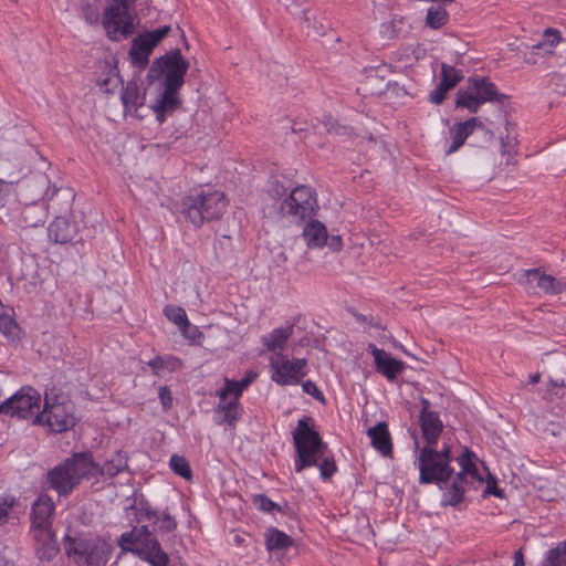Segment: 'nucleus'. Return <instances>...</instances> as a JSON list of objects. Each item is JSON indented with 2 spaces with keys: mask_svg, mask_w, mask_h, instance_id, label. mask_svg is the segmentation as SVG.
Returning <instances> with one entry per match:
<instances>
[{
  "mask_svg": "<svg viewBox=\"0 0 566 566\" xmlns=\"http://www.w3.org/2000/svg\"><path fill=\"white\" fill-rule=\"evenodd\" d=\"M295 449L294 469L297 473L311 467H318L323 481H329L337 472L334 455L314 428V420L304 417L292 432Z\"/></svg>",
  "mask_w": 566,
  "mask_h": 566,
  "instance_id": "obj_1",
  "label": "nucleus"
},
{
  "mask_svg": "<svg viewBox=\"0 0 566 566\" xmlns=\"http://www.w3.org/2000/svg\"><path fill=\"white\" fill-rule=\"evenodd\" d=\"M93 468L92 451L72 452L46 472L44 483L59 497H69L83 481L92 479Z\"/></svg>",
  "mask_w": 566,
  "mask_h": 566,
  "instance_id": "obj_2",
  "label": "nucleus"
},
{
  "mask_svg": "<svg viewBox=\"0 0 566 566\" xmlns=\"http://www.w3.org/2000/svg\"><path fill=\"white\" fill-rule=\"evenodd\" d=\"M318 208L317 195L310 186L301 185L282 200L269 207L266 216L283 226H300L312 219Z\"/></svg>",
  "mask_w": 566,
  "mask_h": 566,
  "instance_id": "obj_3",
  "label": "nucleus"
},
{
  "mask_svg": "<svg viewBox=\"0 0 566 566\" xmlns=\"http://www.w3.org/2000/svg\"><path fill=\"white\" fill-rule=\"evenodd\" d=\"M117 544L122 551L135 554L151 566H168L169 564L168 554L163 549L148 525L134 526L129 532L123 533Z\"/></svg>",
  "mask_w": 566,
  "mask_h": 566,
  "instance_id": "obj_4",
  "label": "nucleus"
},
{
  "mask_svg": "<svg viewBox=\"0 0 566 566\" xmlns=\"http://www.w3.org/2000/svg\"><path fill=\"white\" fill-rule=\"evenodd\" d=\"M419 451L417 464L419 469V483L442 485L454 475V469L450 465L452 460L451 449L444 444L441 450L434 447L424 446L419 448L418 440L415 441Z\"/></svg>",
  "mask_w": 566,
  "mask_h": 566,
  "instance_id": "obj_5",
  "label": "nucleus"
},
{
  "mask_svg": "<svg viewBox=\"0 0 566 566\" xmlns=\"http://www.w3.org/2000/svg\"><path fill=\"white\" fill-rule=\"evenodd\" d=\"M227 206L228 200L223 192L201 190L182 199L181 213L195 228H200L206 221L221 218Z\"/></svg>",
  "mask_w": 566,
  "mask_h": 566,
  "instance_id": "obj_6",
  "label": "nucleus"
},
{
  "mask_svg": "<svg viewBox=\"0 0 566 566\" xmlns=\"http://www.w3.org/2000/svg\"><path fill=\"white\" fill-rule=\"evenodd\" d=\"M63 539L65 554L76 566H105L112 554V546L96 536L65 534Z\"/></svg>",
  "mask_w": 566,
  "mask_h": 566,
  "instance_id": "obj_7",
  "label": "nucleus"
},
{
  "mask_svg": "<svg viewBox=\"0 0 566 566\" xmlns=\"http://www.w3.org/2000/svg\"><path fill=\"white\" fill-rule=\"evenodd\" d=\"M506 98L488 77L475 75L468 78L465 87L458 90L455 106L476 113L488 102L503 103Z\"/></svg>",
  "mask_w": 566,
  "mask_h": 566,
  "instance_id": "obj_8",
  "label": "nucleus"
},
{
  "mask_svg": "<svg viewBox=\"0 0 566 566\" xmlns=\"http://www.w3.org/2000/svg\"><path fill=\"white\" fill-rule=\"evenodd\" d=\"M74 409V403L63 395L56 396L52 400L45 396L44 408L33 419V423L48 426L51 431L56 433L65 432L76 424Z\"/></svg>",
  "mask_w": 566,
  "mask_h": 566,
  "instance_id": "obj_9",
  "label": "nucleus"
},
{
  "mask_svg": "<svg viewBox=\"0 0 566 566\" xmlns=\"http://www.w3.org/2000/svg\"><path fill=\"white\" fill-rule=\"evenodd\" d=\"M188 69L189 62L182 56L180 50L176 49L156 59L148 71L147 77L155 81L165 74L164 85L170 88H180L185 83L184 78Z\"/></svg>",
  "mask_w": 566,
  "mask_h": 566,
  "instance_id": "obj_10",
  "label": "nucleus"
},
{
  "mask_svg": "<svg viewBox=\"0 0 566 566\" xmlns=\"http://www.w3.org/2000/svg\"><path fill=\"white\" fill-rule=\"evenodd\" d=\"M41 395L32 387H22L14 395L0 403V413L20 419L40 415Z\"/></svg>",
  "mask_w": 566,
  "mask_h": 566,
  "instance_id": "obj_11",
  "label": "nucleus"
},
{
  "mask_svg": "<svg viewBox=\"0 0 566 566\" xmlns=\"http://www.w3.org/2000/svg\"><path fill=\"white\" fill-rule=\"evenodd\" d=\"M129 11L113 1L104 9L101 23L111 41L118 42L134 33V19Z\"/></svg>",
  "mask_w": 566,
  "mask_h": 566,
  "instance_id": "obj_12",
  "label": "nucleus"
},
{
  "mask_svg": "<svg viewBox=\"0 0 566 566\" xmlns=\"http://www.w3.org/2000/svg\"><path fill=\"white\" fill-rule=\"evenodd\" d=\"M271 379L280 386L297 385L307 375V360H291L287 355L277 352L270 359Z\"/></svg>",
  "mask_w": 566,
  "mask_h": 566,
  "instance_id": "obj_13",
  "label": "nucleus"
},
{
  "mask_svg": "<svg viewBox=\"0 0 566 566\" xmlns=\"http://www.w3.org/2000/svg\"><path fill=\"white\" fill-rule=\"evenodd\" d=\"M169 25H164L157 30L148 31L136 36L129 50L132 64L139 69H145L149 62V55L154 48L168 34Z\"/></svg>",
  "mask_w": 566,
  "mask_h": 566,
  "instance_id": "obj_14",
  "label": "nucleus"
},
{
  "mask_svg": "<svg viewBox=\"0 0 566 566\" xmlns=\"http://www.w3.org/2000/svg\"><path fill=\"white\" fill-rule=\"evenodd\" d=\"M479 129L489 135L490 139L493 138V133L490 132L485 125L476 117H471L465 122L454 123L449 129L451 145L446 150V155H451L459 150L468 137Z\"/></svg>",
  "mask_w": 566,
  "mask_h": 566,
  "instance_id": "obj_15",
  "label": "nucleus"
},
{
  "mask_svg": "<svg viewBox=\"0 0 566 566\" xmlns=\"http://www.w3.org/2000/svg\"><path fill=\"white\" fill-rule=\"evenodd\" d=\"M368 352L374 356L376 370L389 381H395L406 368L403 361L394 358L389 353L378 348L373 343L368 345Z\"/></svg>",
  "mask_w": 566,
  "mask_h": 566,
  "instance_id": "obj_16",
  "label": "nucleus"
},
{
  "mask_svg": "<svg viewBox=\"0 0 566 566\" xmlns=\"http://www.w3.org/2000/svg\"><path fill=\"white\" fill-rule=\"evenodd\" d=\"M55 511V504L51 496L46 493H41L32 504L31 507V522L33 531L52 528L51 518Z\"/></svg>",
  "mask_w": 566,
  "mask_h": 566,
  "instance_id": "obj_17",
  "label": "nucleus"
},
{
  "mask_svg": "<svg viewBox=\"0 0 566 566\" xmlns=\"http://www.w3.org/2000/svg\"><path fill=\"white\" fill-rule=\"evenodd\" d=\"M35 541V554L42 562L53 560L60 552L55 533L52 528L33 531Z\"/></svg>",
  "mask_w": 566,
  "mask_h": 566,
  "instance_id": "obj_18",
  "label": "nucleus"
},
{
  "mask_svg": "<svg viewBox=\"0 0 566 566\" xmlns=\"http://www.w3.org/2000/svg\"><path fill=\"white\" fill-rule=\"evenodd\" d=\"M438 485L442 491V506H458L464 501V494L468 486V480L454 474L451 480Z\"/></svg>",
  "mask_w": 566,
  "mask_h": 566,
  "instance_id": "obj_19",
  "label": "nucleus"
},
{
  "mask_svg": "<svg viewBox=\"0 0 566 566\" xmlns=\"http://www.w3.org/2000/svg\"><path fill=\"white\" fill-rule=\"evenodd\" d=\"M93 464L95 468L91 469L92 479H98L101 476L114 478L128 467L127 455L124 451H116L104 464H99L93 459Z\"/></svg>",
  "mask_w": 566,
  "mask_h": 566,
  "instance_id": "obj_20",
  "label": "nucleus"
},
{
  "mask_svg": "<svg viewBox=\"0 0 566 566\" xmlns=\"http://www.w3.org/2000/svg\"><path fill=\"white\" fill-rule=\"evenodd\" d=\"M419 422L426 446L434 447L443 431L438 412H420Z\"/></svg>",
  "mask_w": 566,
  "mask_h": 566,
  "instance_id": "obj_21",
  "label": "nucleus"
},
{
  "mask_svg": "<svg viewBox=\"0 0 566 566\" xmlns=\"http://www.w3.org/2000/svg\"><path fill=\"white\" fill-rule=\"evenodd\" d=\"M524 275L528 283H536V286L546 294H559L566 289V283L542 273L539 269L526 270Z\"/></svg>",
  "mask_w": 566,
  "mask_h": 566,
  "instance_id": "obj_22",
  "label": "nucleus"
},
{
  "mask_svg": "<svg viewBox=\"0 0 566 566\" xmlns=\"http://www.w3.org/2000/svg\"><path fill=\"white\" fill-rule=\"evenodd\" d=\"M367 436L370 439L371 446L384 457H389L392 453V441L388 430V424L385 421L376 423L367 430Z\"/></svg>",
  "mask_w": 566,
  "mask_h": 566,
  "instance_id": "obj_23",
  "label": "nucleus"
},
{
  "mask_svg": "<svg viewBox=\"0 0 566 566\" xmlns=\"http://www.w3.org/2000/svg\"><path fill=\"white\" fill-rule=\"evenodd\" d=\"M120 99L124 106L125 112H134V114L138 117V108L143 107L146 99V94H142L139 92V86L137 81L130 80L126 85L122 86Z\"/></svg>",
  "mask_w": 566,
  "mask_h": 566,
  "instance_id": "obj_24",
  "label": "nucleus"
},
{
  "mask_svg": "<svg viewBox=\"0 0 566 566\" xmlns=\"http://www.w3.org/2000/svg\"><path fill=\"white\" fill-rule=\"evenodd\" d=\"M49 237L55 243L65 244L76 237V227L63 217L55 218L49 226Z\"/></svg>",
  "mask_w": 566,
  "mask_h": 566,
  "instance_id": "obj_25",
  "label": "nucleus"
},
{
  "mask_svg": "<svg viewBox=\"0 0 566 566\" xmlns=\"http://www.w3.org/2000/svg\"><path fill=\"white\" fill-rule=\"evenodd\" d=\"M216 412L222 416L217 420L218 424H228L231 428H235L237 422L242 417L243 408L240 400L219 399Z\"/></svg>",
  "mask_w": 566,
  "mask_h": 566,
  "instance_id": "obj_26",
  "label": "nucleus"
},
{
  "mask_svg": "<svg viewBox=\"0 0 566 566\" xmlns=\"http://www.w3.org/2000/svg\"><path fill=\"white\" fill-rule=\"evenodd\" d=\"M302 235L310 249L324 247L328 239L325 224L318 220H310L305 224Z\"/></svg>",
  "mask_w": 566,
  "mask_h": 566,
  "instance_id": "obj_27",
  "label": "nucleus"
},
{
  "mask_svg": "<svg viewBox=\"0 0 566 566\" xmlns=\"http://www.w3.org/2000/svg\"><path fill=\"white\" fill-rule=\"evenodd\" d=\"M294 326L274 328L271 333L263 335L261 343L268 350L277 353L284 349L289 338L293 335Z\"/></svg>",
  "mask_w": 566,
  "mask_h": 566,
  "instance_id": "obj_28",
  "label": "nucleus"
},
{
  "mask_svg": "<svg viewBox=\"0 0 566 566\" xmlns=\"http://www.w3.org/2000/svg\"><path fill=\"white\" fill-rule=\"evenodd\" d=\"M127 510L135 511V518L137 522L140 521H153L154 518H158V511L155 510L149 501L142 493H134L132 497V504L127 507Z\"/></svg>",
  "mask_w": 566,
  "mask_h": 566,
  "instance_id": "obj_29",
  "label": "nucleus"
},
{
  "mask_svg": "<svg viewBox=\"0 0 566 566\" xmlns=\"http://www.w3.org/2000/svg\"><path fill=\"white\" fill-rule=\"evenodd\" d=\"M264 541L269 552L285 551L293 545V538L276 527L266 530Z\"/></svg>",
  "mask_w": 566,
  "mask_h": 566,
  "instance_id": "obj_30",
  "label": "nucleus"
},
{
  "mask_svg": "<svg viewBox=\"0 0 566 566\" xmlns=\"http://www.w3.org/2000/svg\"><path fill=\"white\" fill-rule=\"evenodd\" d=\"M164 313L170 322L179 327L186 337H191L188 335V329L191 328V324L189 323L186 311L184 308L179 306L167 305L164 310Z\"/></svg>",
  "mask_w": 566,
  "mask_h": 566,
  "instance_id": "obj_31",
  "label": "nucleus"
},
{
  "mask_svg": "<svg viewBox=\"0 0 566 566\" xmlns=\"http://www.w3.org/2000/svg\"><path fill=\"white\" fill-rule=\"evenodd\" d=\"M179 90L180 88H170L164 85V91L154 105L157 106L159 111H166L168 113L177 109L180 106V99L177 96Z\"/></svg>",
  "mask_w": 566,
  "mask_h": 566,
  "instance_id": "obj_32",
  "label": "nucleus"
},
{
  "mask_svg": "<svg viewBox=\"0 0 566 566\" xmlns=\"http://www.w3.org/2000/svg\"><path fill=\"white\" fill-rule=\"evenodd\" d=\"M157 527L159 534H170L177 530L178 523L176 518L169 513L168 509L164 510L161 513L158 512V518H154L151 521Z\"/></svg>",
  "mask_w": 566,
  "mask_h": 566,
  "instance_id": "obj_33",
  "label": "nucleus"
},
{
  "mask_svg": "<svg viewBox=\"0 0 566 566\" xmlns=\"http://www.w3.org/2000/svg\"><path fill=\"white\" fill-rule=\"evenodd\" d=\"M169 467L172 472L187 481L192 478V471L188 460L185 457L172 454L169 461Z\"/></svg>",
  "mask_w": 566,
  "mask_h": 566,
  "instance_id": "obj_34",
  "label": "nucleus"
},
{
  "mask_svg": "<svg viewBox=\"0 0 566 566\" xmlns=\"http://www.w3.org/2000/svg\"><path fill=\"white\" fill-rule=\"evenodd\" d=\"M463 78L461 71L446 63L441 64V78L440 82L443 86H448L450 90L455 87L458 83Z\"/></svg>",
  "mask_w": 566,
  "mask_h": 566,
  "instance_id": "obj_35",
  "label": "nucleus"
},
{
  "mask_svg": "<svg viewBox=\"0 0 566 566\" xmlns=\"http://www.w3.org/2000/svg\"><path fill=\"white\" fill-rule=\"evenodd\" d=\"M544 566H566V541L548 551Z\"/></svg>",
  "mask_w": 566,
  "mask_h": 566,
  "instance_id": "obj_36",
  "label": "nucleus"
},
{
  "mask_svg": "<svg viewBox=\"0 0 566 566\" xmlns=\"http://www.w3.org/2000/svg\"><path fill=\"white\" fill-rule=\"evenodd\" d=\"M115 67L111 69L109 74L106 77L99 78L97 81L101 90L106 94L115 93V91L124 84V81L118 75V73L115 72Z\"/></svg>",
  "mask_w": 566,
  "mask_h": 566,
  "instance_id": "obj_37",
  "label": "nucleus"
},
{
  "mask_svg": "<svg viewBox=\"0 0 566 566\" xmlns=\"http://www.w3.org/2000/svg\"><path fill=\"white\" fill-rule=\"evenodd\" d=\"M449 15L446 9L430 8L427 12L426 22L432 29H439L448 22Z\"/></svg>",
  "mask_w": 566,
  "mask_h": 566,
  "instance_id": "obj_38",
  "label": "nucleus"
},
{
  "mask_svg": "<svg viewBox=\"0 0 566 566\" xmlns=\"http://www.w3.org/2000/svg\"><path fill=\"white\" fill-rule=\"evenodd\" d=\"M244 389H241L237 380L226 378L224 386L217 392L219 399L239 400Z\"/></svg>",
  "mask_w": 566,
  "mask_h": 566,
  "instance_id": "obj_39",
  "label": "nucleus"
},
{
  "mask_svg": "<svg viewBox=\"0 0 566 566\" xmlns=\"http://www.w3.org/2000/svg\"><path fill=\"white\" fill-rule=\"evenodd\" d=\"M563 40L560 32L554 28H547L543 32V42L548 49L545 54H554V48Z\"/></svg>",
  "mask_w": 566,
  "mask_h": 566,
  "instance_id": "obj_40",
  "label": "nucleus"
},
{
  "mask_svg": "<svg viewBox=\"0 0 566 566\" xmlns=\"http://www.w3.org/2000/svg\"><path fill=\"white\" fill-rule=\"evenodd\" d=\"M252 502L260 511H263L266 513H274L275 511H281V506L279 504H276L275 502H273L272 500H270L264 494L253 495Z\"/></svg>",
  "mask_w": 566,
  "mask_h": 566,
  "instance_id": "obj_41",
  "label": "nucleus"
},
{
  "mask_svg": "<svg viewBox=\"0 0 566 566\" xmlns=\"http://www.w3.org/2000/svg\"><path fill=\"white\" fill-rule=\"evenodd\" d=\"M474 453L469 449H464V452L458 458V462L461 467V471L457 475L468 480L469 469L475 465L473 462Z\"/></svg>",
  "mask_w": 566,
  "mask_h": 566,
  "instance_id": "obj_42",
  "label": "nucleus"
},
{
  "mask_svg": "<svg viewBox=\"0 0 566 566\" xmlns=\"http://www.w3.org/2000/svg\"><path fill=\"white\" fill-rule=\"evenodd\" d=\"M18 329L17 322L10 315L0 314V333L6 336H13Z\"/></svg>",
  "mask_w": 566,
  "mask_h": 566,
  "instance_id": "obj_43",
  "label": "nucleus"
},
{
  "mask_svg": "<svg viewBox=\"0 0 566 566\" xmlns=\"http://www.w3.org/2000/svg\"><path fill=\"white\" fill-rule=\"evenodd\" d=\"M450 91L448 86H443L441 82L430 93L429 101L432 104L440 105L446 99L447 93Z\"/></svg>",
  "mask_w": 566,
  "mask_h": 566,
  "instance_id": "obj_44",
  "label": "nucleus"
},
{
  "mask_svg": "<svg viewBox=\"0 0 566 566\" xmlns=\"http://www.w3.org/2000/svg\"><path fill=\"white\" fill-rule=\"evenodd\" d=\"M14 505V497H1L0 499V525L6 523L8 520L9 512Z\"/></svg>",
  "mask_w": 566,
  "mask_h": 566,
  "instance_id": "obj_45",
  "label": "nucleus"
},
{
  "mask_svg": "<svg viewBox=\"0 0 566 566\" xmlns=\"http://www.w3.org/2000/svg\"><path fill=\"white\" fill-rule=\"evenodd\" d=\"M158 397L164 410H168L172 407V395L168 386L159 387Z\"/></svg>",
  "mask_w": 566,
  "mask_h": 566,
  "instance_id": "obj_46",
  "label": "nucleus"
},
{
  "mask_svg": "<svg viewBox=\"0 0 566 566\" xmlns=\"http://www.w3.org/2000/svg\"><path fill=\"white\" fill-rule=\"evenodd\" d=\"M484 495H494L499 499H503L504 497V491L502 489H500L497 485H496V480L495 478L491 476L489 478L488 482H486V488L484 490Z\"/></svg>",
  "mask_w": 566,
  "mask_h": 566,
  "instance_id": "obj_47",
  "label": "nucleus"
},
{
  "mask_svg": "<svg viewBox=\"0 0 566 566\" xmlns=\"http://www.w3.org/2000/svg\"><path fill=\"white\" fill-rule=\"evenodd\" d=\"M303 391L307 395H311L315 399H324L323 392L317 388L315 382L312 380H306L302 384Z\"/></svg>",
  "mask_w": 566,
  "mask_h": 566,
  "instance_id": "obj_48",
  "label": "nucleus"
},
{
  "mask_svg": "<svg viewBox=\"0 0 566 566\" xmlns=\"http://www.w3.org/2000/svg\"><path fill=\"white\" fill-rule=\"evenodd\" d=\"M155 375H160L165 369H168V360L157 356L148 363Z\"/></svg>",
  "mask_w": 566,
  "mask_h": 566,
  "instance_id": "obj_49",
  "label": "nucleus"
},
{
  "mask_svg": "<svg viewBox=\"0 0 566 566\" xmlns=\"http://www.w3.org/2000/svg\"><path fill=\"white\" fill-rule=\"evenodd\" d=\"M312 20H315L314 13L310 10H304L302 15V23L308 35H311V27L313 24Z\"/></svg>",
  "mask_w": 566,
  "mask_h": 566,
  "instance_id": "obj_50",
  "label": "nucleus"
},
{
  "mask_svg": "<svg viewBox=\"0 0 566 566\" xmlns=\"http://www.w3.org/2000/svg\"><path fill=\"white\" fill-rule=\"evenodd\" d=\"M474 482H483V478L480 475L476 464L469 469L468 472V486Z\"/></svg>",
  "mask_w": 566,
  "mask_h": 566,
  "instance_id": "obj_51",
  "label": "nucleus"
},
{
  "mask_svg": "<svg viewBox=\"0 0 566 566\" xmlns=\"http://www.w3.org/2000/svg\"><path fill=\"white\" fill-rule=\"evenodd\" d=\"M84 17H85V20L90 23V24H97L98 21H99V14L96 10H94L93 8L91 7H87L85 10H84Z\"/></svg>",
  "mask_w": 566,
  "mask_h": 566,
  "instance_id": "obj_52",
  "label": "nucleus"
},
{
  "mask_svg": "<svg viewBox=\"0 0 566 566\" xmlns=\"http://www.w3.org/2000/svg\"><path fill=\"white\" fill-rule=\"evenodd\" d=\"M325 245H328L333 251H339L343 247L342 238L339 235H331Z\"/></svg>",
  "mask_w": 566,
  "mask_h": 566,
  "instance_id": "obj_53",
  "label": "nucleus"
},
{
  "mask_svg": "<svg viewBox=\"0 0 566 566\" xmlns=\"http://www.w3.org/2000/svg\"><path fill=\"white\" fill-rule=\"evenodd\" d=\"M327 27L322 21L314 20L311 27V34L313 35H323L326 31Z\"/></svg>",
  "mask_w": 566,
  "mask_h": 566,
  "instance_id": "obj_54",
  "label": "nucleus"
},
{
  "mask_svg": "<svg viewBox=\"0 0 566 566\" xmlns=\"http://www.w3.org/2000/svg\"><path fill=\"white\" fill-rule=\"evenodd\" d=\"M255 377L256 374L248 373L241 380L238 381L241 389H247L249 385L254 381Z\"/></svg>",
  "mask_w": 566,
  "mask_h": 566,
  "instance_id": "obj_55",
  "label": "nucleus"
},
{
  "mask_svg": "<svg viewBox=\"0 0 566 566\" xmlns=\"http://www.w3.org/2000/svg\"><path fill=\"white\" fill-rule=\"evenodd\" d=\"M547 49L548 46H546L543 41H539L532 46V54H542L543 56H548L549 54H545Z\"/></svg>",
  "mask_w": 566,
  "mask_h": 566,
  "instance_id": "obj_56",
  "label": "nucleus"
},
{
  "mask_svg": "<svg viewBox=\"0 0 566 566\" xmlns=\"http://www.w3.org/2000/svg\"><path fill=\"white\" fill-rule=\"evenodd\" d=\"M150 108H151V109L154 111V113L156 114V118H157V120H158L160 124H163V123L166 120V115H167V113H168V112H166V111H159V109L157 108V106H155V105H150Z\"/></svg>",
  "mask_w": 566,
  "mask_h": 566,
  "instance_id": "obj_57",
  "label": "nucleus"
},
{
  "mask_svg": "<svg viewBox=\"0 0 566 566\" xmlns=\"http://www.w3.org/2000/svg\"><path fill=\"white\" fill-rule=\"evenodd\" d=\"M513 566H524L523 554L521 551L514 553V565Z\"/></svg>",
  "mask_w": 566,
  "mask_h": 566,
  "instance_id": "obj_58",
  "label": "nucleus"
},
{
  "mask_svg": "<svg viewBox=\"0 0 566 566\" xmlns=\"http://www.w3.org/2000/svg\"><path fill=\"white\" fill-rule=\"evenodd\" d=\"M501 144H502L503 154H505L506 147L513 145V139L510 138L509 134L506 135V137L501 136Z\"/></svg>",
  "mask_w": 566,
  "mask_h": 566,
  "instance_id": "obj_59",
  "label": "nucleus"
},
{
  "mask_svg": "<svg viewBox=\"0 0 566 566\" xmlns=\"http://www.w3.org/2000/svg\"><path fill=\"white\" fill-rule=\"evenodd\" d=\"M421 405H422V408H421L420 412H433L432 410H430V402H429V400L422 398L421 399Z\"/></svg>",
  "mask_w": 566,
  "mask_h": 566,
  "instance_id": "obj_60",
  "label": "nucleus"
},
{
  "mask_svg": "<svg viewBox=\"0 0 566 566\" xmlns=\"http://www.w3.org/2000/svg\"><path fill=\"white\" fill-rule=\"evenodd\" d=\"M539 380H541V375L538 373L530 376V382L533 385L539 382Z\"/></svg>",
  "mask_w": 566,
  "mask_h": 566,
  "instance_id": "obj_61",
  "label": "nucleus"
},
{
  "mask_svg": "<svg viewBox=\"0 0 566 566\" xmlns=\"http://www.w3.org/2000/svg\"><path fill=\"white\" fill-rule=\"evenodd\" d=\"M275 191L280 196H285L286 193V189L283 186H277Z\"/></svg>",
  "mask_w": 566,
  "mask_h": 566,
  "instance_id": "obj_62",
  "label": "nucleus"
},
{
  "mask_svg": "<svg viewBox=\"0 0 566 566\" xmlns=\"http://www.w3.org/2000/svg\"><path fill=\"white\" fill-rule=\"evenodd\" d=\"M196 333H198V329H197L196 327H193V326H191V328H190V329H188V335H190V336H191V337H190L191 339H193V338H195V334H196Z\"/></svg>",
  "mask_w": 566,
  "mask_h": 566,
  "instance_id": "obj_63",
  "label": "nucleus"
},
{
  "mask_svg": "<svg viewBox=\"0 0 566 566\" xmlns=\"http://www.w3.org/2000/svg\"><path fill=\"white\" fill-rule=\"evenodd\" d=\"M525 62L526 63H530V64H535L536 63V60L532 59V57H525Z\"/></svg>",
  "mask_w": 566,
  "mask_h": 566,
  "instance_id": "obj_64",
  "label": "nucleus"
}]
</instances>
